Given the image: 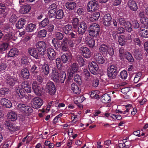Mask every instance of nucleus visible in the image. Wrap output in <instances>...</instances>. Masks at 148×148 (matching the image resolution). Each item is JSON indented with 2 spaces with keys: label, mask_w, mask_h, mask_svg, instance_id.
Instances as JSON below:
<instances>
[{
  "label": "nucleus",
  "mask_w": 148,
  "mask_h": 148,
  "mask_svg": "<svg viewBox=\"0 0 148 148\" xmlns=\"http://www.w3.org/2000/svg\"><path fill=\"white\" fill-rule=\"evenodd\" d=\"M57 70L56 69H52L51 74L52 79L55 82L64 83L66 78V74L65 72L61 71L60 73L59 76Z\"/></svg>",
  "instance_id": "obj_1"
},
{
  "label": "nucleus",
  "mask_w": 148,
  "mask_h": 148,
  "mask_svg": "<svg viewBox=\"0 0 148 148\" xmlns=\"http://www.w3.org/2000/svg\"><path fill=\"white\" fill-rule=\"evenodd\" d=\"M100 32L99 25L96 23H93L90 26L89 34L93 37H97L99 36Z\"/></svg>",
  "instance_id": "obj_2"
},
{
  "label": "nucleus",
  "mask_w": 148,
  "mask_h": 148,
  "mask_svg": "<svg viewBox=\"0 0 148 148\" xmlns=\"http://www.w3.org/2000/svg\"><path fill=\"white\" fill-rule=\"evenodd\" d=\"M38 50L39 54L41 56H43L46 53V49L47 48V44L46 43L42 41H38L36 43L34 46Z\"/></svg>",
  "instance_id": "obj_3"
},
{
  "label": "nucleus",
  "mask_w": 148,
  "mask_h": 148,
  "mask_svg": "<svg viewBox=\"0 0 148 148\" xmlns=\"http://www.w3.org/2000/svg\"><path fill=\"white\" fill-rule=\"evenodd\" d=\"M99 51L103 53L108 54L112 56L114 54L113 48L111 47H109L105 44H102L99 47Z\"/></svg>",
  "instance_id": "obj_4"
},
{
  "label": "nucleus",
  "mask_w": 148,
  "mask_h": 148,
  "mask_svg": "<svg viewBox=\"0 0 148 148\" xmlns=\"http://www.w3.org/2000/svg\"><path fill=\"white\" fill-rule=\"evenodd\" d=\"M31 102L32 107L35 109L40 108L43 103V100L39 97L32 99Z\"/></svg>",
  "instance_id": "obj_5"
},
{
  "label": "nucleus",
  "mask_w": 148,
  "mask_h": 148,
  "mask_svg": "<svg viewBox=\"0 0 148 148\" xmlns=\"http://www.w3.org/2000/svg\"><path fill=\"white\" fill-rule=\"evenodd\" d=\"M118 68L116 65L113 64L110 66L108 69V75L111 78H114L117 73Z\"/></svg>",
  "instance_id": "obj_6"
},
{
  "label": "nucleus",
  "mask_w": 148,
  "mask_h": 148,
  "mask_svg": "<svg viewBox=\"0 0 148 148\" xmlns=\"http://www.w3.org/2000/svg\"><path fill=\"white\" fill-rule=\"evenodd\" d=\"M99 4L97 1L95 0L90 1L88 3L87 10L91 12L96 10L99 7Z\"/></svg>",
  "instance_id": "obj_7"
},
{
  "label": "nucleus",
  "mask_w": 148,
  "mask_h": 148,
  "mask_svg": "<svg viewBox=\"0 0 148 148\" xmlns=\"http://www.w3.org/2000/svg\"><path fill=\"white\" fill-rule=\"evenodd\" d=\"M3 80H4L8 85L11 87L13 86L15 84L17 81L16 78L11 76L10 75H6L3 78Z\"/></svg>",
  "instance_id": "obj_8"
},
{
  "label": "nucleus",
  "mask_w": 148,
  "mask_h": 148,
  "mask_svg": "<svg viewBox=\"0 0 148 148\" xmlns=\"http://www.w3.org/2000/svg\"><path fill=\"white\" fill-rule=\"evenodd\" d=\"M46 89L48 93L51 95H54L56 92V86L54 83L51 81L48 82L47 84Z\"/></svg>",
  "instance_id": "obj_9"
},
{
  "label": "nucleus",
  "mask_w": 148,
  "mask_h": 148,
  "mask_svg": "<svg viewBox=\"0 0 148 148\" xmlns=\"http://www.w3.org/2000/svg\"><path fill=\"white\" fill-rule=\"evenodd\" d=\"M93 58L96 62L99 64H102L105 62V59L101 53L97 52L94 53Z\"/></svg>",
  "instance_id": "obj_10"
},
{
  "label": "nucleus",
  "mask_w": 148,
  "mask_h": 148,
  "mask_svg": "<svg viewBox=\"0 0 148 148\" xmlns=\"http://www.w3.org/2000/svg\"><path fill=\"white\" fill-rule=\"evenodd\" d=\"M32 88L34 93L38 95H40L43 90L42 88L38 86L37 82L35 81L33 82Z\"/></svg>",
  "instance_id": "obj_11"
},
{
  "label": "nucleus",
  "mask_w": 148,
  "mask_h": 148,
  "mask_svg": "<svg viewBox=\"0 0 148 148\" xmlns=\"http://www.w3.org/2000/svg\"><path fill=\"white\" fill-rule=\"evenodd\" d=\"M88 67L91 73L94 75H96V72L98 69V65L96 62L92 61L89 64Z\"/></svg>",
  "instance_id": "obj_12"
},
{
  "label": "nucleus",
  "mask_w": 148,
  "mask_h": 148,
  "mask_svg": "<svg viewBox=\"0 0 148 148\" xmlns=\"http://www.w3.org/2000/svg\"><path fill=\"white\" fill-rule=\"evenodd\" d=\"M57 5L54 3L51 4L48 8V15L50 18L54 16L57 8Z\"/></svg>",
  "instance_id": "obj_13"
},
{
  "label": "nucleus",
  "mask_w": 148,
  "mask_h": 148,
  "mask_svg": "<svg viewBox=\"0 0 148 148\" xmlns=\"http://www.w3.org/2000/svg\"><path fill=\"white\" fill-rule=\"evenodd\" d=\"M67 41L68 39L67 38H65L62 42H58L59 45L58 47H61L62 50L64 51H67L69 50Z\"/></svg>",
  "instance_id": "obj_14"
},
{
  "label": "nucleus",
  "mask_w": 148,
  "mask_h": 148,
  "mask_svg": "<svg viewBox=\"0 0 148 148\" xmlns=\"http://www.w3.org/2000/svg\"><path fill=\"white\" fill-rule=\"evenodd\" d=\"M77 32L79 34L83 35L86 32L87 29V25L84 22H81L78 26Z\"/></svg>",
  "instance_id": "obj_15"
},
{
  "label": "nucleus",
  "mask_w": 148,
  "mask_h": 148,
  "mask_svg": "<svg viewBox=\"0 0 148 148\" xmlns=\"http://www.w3.org/2000/svg\"><path fill=\"white\" fill-rule=\"evenodd\" d=\"M80 50L83 56L86 58H88L90 57L91 52L88 48L83 46L80 47Z\"/></svg>",
  "instance_id": "obj_16"
},
{
  "label": "nucleus",
  "mask_w": 148,
  "mask_h": 148,
  "mask_svg": "<svg viewBox=\"0 0 148 148\" xmlns=\"http://www.w3.org/2000/svg\"><path fill=\"white\" fill-rule=\"evenodd\" d=\"M14 30L12 29H10V31L5 34L3 37V40L7 41H8L11 40H14V35L13 33Z\"/></svg>",
  "instance_id": "obj_17"
},
{
  "label": "nucleus",
  "mask_w": 148,
  "mask_h": 148,
  "mask_svg": "<svg viewBox=\"0 0 148 148\" xmlns=\"http://www.w3.org/2000/svg\"><path fill=\"white\" fill-rule=\"evenodd\" d=\"M36 48L35 47V46L34 47L30 48L29 50V52L30 55L35 58L36 59H38L42 56L39 54L38 51L37 52Z\"/></svg>",
  "instance_id": "obj_18"
},
{
  "label": "nucleus",
  "mask_w": 148,
  "mask_h": 148,
  "mask_svg": "<svg viewBox=\"0 0 148 148\" xmlns=\"http://www.w3.org/2000/svg\"><path fill=\"white\" fill-rule=\"evenodd\" d=\"M140 35L143 38H148V28L141 26L139 31Z\"/></svg>",
  "instance_id": "obj_19"
},
{
  "label": "nucleus",
  "mask_w": 148,
  "mask_h": 148,
  "mask_svg": "<svg viewBox=\"0 0 148 148\" xmlns=\"http://www.w3.org/2000/svg\"><path fill=\"white\" fill-rule=\"evenodd\" d=\"M47 56L50 60H53L56 58V53L52 48H48L47 50Z\"/></svg>",
  "instance_id": "obj_20"
},
{
  "label": "nucleus",
  "mask_w": 148,
  "mask_h": 148,
  "mask_svg": "<svg viewBox=\"0 0 148 148\" xmlns=\"http://www.w3.org/2000/svg\"><path fill=\"white\" fill-rule=\"evenodd\" d=\"M15 93V95L16 96H18L21 98H22L25 96V92L24 90L19 87H16L14 91Z\"/></svg>",
  "instance_id": "obj_21"
},
{
  "label": "nucleus",
  "mask_w": 148,
  "mask_h": 148,
  "mask_svg": "<svg viewBox=\"0 0 148 148\" xmlns=\"http://www.w3.org/2000/svg\"><path fill=\"white\" fill-rule=\"evenodd\" d=\"M112 18L110 15L109 14H106L103 19V23L106 26H108L110 25Z\"/></svg>",
  "instance_id": "obj_22"
},
{
  "label": "nucleus",
  "mask_w": 148,
  "mask_h": 148,
  "mask_svg": "<svg viewBox=\"0 0 148 148\" xmlns=\"http://www.w3.org/2000/svg\"><path fill=\"white\" fill-rule=\"evenodd\" d=\"M128 6L132 10L136 11L138 9V7L136 2L132 0H130L128 3Z\"/></svg>",
  "instance_id": "obj_23"
},
{
  "label": "nucleus",
  "mask_w": 148,
  "mask_h": 148,
  "mask_svg": "<svg viewBox=\"0 0 148 148\" xmlns=\"http://www.w3.org/2000/svg\"><path fill=\"white\" fill-rule=\"evenodd\" d=\"M86 43L90 48H93L95 46V40L89 36L86 37L85 39Z\"/></svg>",
  "instance_id": "obj_24"
},
{
  "label": "nucleus",
  "mask_w": 148,
  "mask_h": 148,
  "mask_svg": "<svg viewBox=\"0 0 148 148\" xmlns=\"http://www.w3.org/2000/svg\"><path fill=\"white\" fill-rule=\"evenodd\" d=\"M8 118L12 121H16L17 118V116L15 112L10 111L7 114Z\"/></svg>",
  "instance_id": "obj_25"
},
{
  "label": "nucleus",
  "mask_w": 148,
  "mask_h": 148,
  "mask_svg": "<svg viewBox=\"0 0 148 148\" xmlns=\"http://www.w3.org/2000/svg\"><path fill=\"white\" fill-rule=\"evenodd\" d=\"M0 103L6 108H10L12 106L11 102L8 99L5 98H1L0 101Z\"/></svg>",
  "instance_id": "obj_26"
},
{
  "label": "nucleus",
  "mask_w": 148,
  "mask_h": 148,
  "mask_svg": "<svg viewBox=\"0 0 148 148\" xmlns=\"http://www.w3.org/2000/svg\"><path fill=\"white\" fill-rule=\"evenodd\" d=\"M31 9V6L28 5L22 6L20 10V12L22 14H25L29 12Z\"/></svg>",
  "instance_id": "obj_27"
},
{
  "label": "nucleus",
  "mask_w": 148,
  "mask_h": 148,
  "mask_svg": "<svg viewBox=\"0 0 148 148\" xmlns=\"http://www.w3.org/2000/svg\"><path fill=\"white\" fill-rule=\"evenodd\" d=\"M49 65L46 64H44L42 66L41 70L42 73L46 75H47L49 73Z\"/></svg>",
  "instance_id": "obj_28"
},
{
  "label": "nucleus",
  "mask_w": 148,
  "mask_h": 148,
  "mask_svg": "<svg viewBox=\"0 0 148 148\" xmlns=\"http://www.w3.org/2000/svg\"><path fill=\"white\" fill-rule=\"evenodd\" d=\"M71 58V55L68 53H64L61 56L62 60L64 63L70 61Z\"/></svg>",
  "instance_id": "obj_29"
},
{
  "label": "nucleus",
  "mask_w": 148,
  "mask_h": 148,
  "mask_svg": "<svg viewBox=\"0 0 148 148\" xmlns=\"http://www.w3.org/2000/svg\"><path fill=\"white\" fill-rule=\"evenodd\" d=\"M21 86L23 89L25 90L27 92L29 93L31 92V87L29 85V83L27 81H25L23 82L22 83Z\"/></svg>",
  "instance_id": "obj_30"
},
{
  "label": "nucleus",
  "mask_w": 148,
  "mask_h": 148,
  "mask_svg": "<svg viewBox=\"0 0 148 148\" xmlns=\"http://www.w3.org/2000/svg\"><path fill=\"white\" fill-rule=\"evenodd\" d=\"M111 97L110 95L105 94L101 97V101L104 103H107L111 100Z\"/></svg>",
  "instance_id": "obj_31"
},
{
  "label": "nucleus",
  "mask_w": 148,
  "mask_h": 148,
  "mask_svg": "<svg viewBox=\"0 0 148 148\" xmlns=\"http://www.w3.org/2000/svg\"><path fill=\"white\" fill-rule=\"evenodd\" d=\"M21 75L22 77L25 79H28L29 76V73L28 69L23 68L21 70Z\"/></svg>",
  "instance_id": "obj_32"
},
{
  "label": "nucleus",
  "mask_w": 148,
  "mask_h": 148,
  "mask_svg": "<svg viewBox=\"0 0 148 148\" xmlns=\"http://www.w3.org/2000/svg\"><path fill=\"white\" fill-rule=\"evenodd\" d=\"M71 88L72 90L74 93L77 94H80L81 89L77 85L74 83H73L71 84Z\"/></svg>",
  "instance_id": "obj_33"
},
{
  "label": "nucleus",
  "mask_w": 148,
  "mask_h": 148,
  "mask_svg": "<svg viewBox=\"0 0 148 148\" xmlns=\"http://www.w3.org/2000/svg\"><path fill=\"white\" fill-rule=\"evenodd\" d=\"M8 64H7L6 61L4 59L1 60V63L0 65V71H3L8 69Z\"/></svg>",
  "instance_id": "obj_34"
},
{
  "label": "nucleus",
  "mask_w": 148,
  "mask_h": 148,
  "mask_svg": "<svg viewBox=\"0 0 148 148\" xmlns=\"http://www.w3.org/2000/svg\"><path fill=\"white\" fill-rule=\"evenodd\" d=\"M27 105L23 103H19L16 107V109L19 112L22 114L24 112V110L26 109Z\"/></svg>",
  "instance_id": "obj_35"
},
{
  "label": "nucleus",
  "mask_w": 148,
  "mask_h": 148,
  "mask_svg": "<svg viewBox=\"0 0 148 148\" xmlns=\"http://www.w3.org/2000/svg\"><path fill=\"white\" fill-rule=\"evenodd\" d=\"M85 98L83 95L75 97L74 98V101L75 103L77 104L82 102L85 100Z\"/></svg>",
  "instance_id": "obj_36"
},
{
  "label": "nucleus",
  "mask_w": 148,
  "mask_h": 148,
  "mask_svg": "<svg viewBox=\"0 0 148 148\" xmlns=\"http://www.w3.org/2000/svg\"><path fill=\"white\" fill-rule=\"evenodd\" d=\"M36 29V25L31 23L27 25L26 27V29L27 32H32Z\"/></svg>",
  "instance_id": "obj_37"
},
{
  "label": "nucleus",
  "mask_w": 148,
  "mask_h": 148,
  "mask_svg": "<svg viewBox=\"0 0 148 148\" xmlns=\"http://www.w3.org/2000/svg\"><path fill=\"white\" fill-rule=\"evenodd\" d=\"M25 23V21L23 18H21L16 24V27L18 29L21 28L24 26Z\"/></svg>",
  "instance_id": "obj_38"
},
{
  "label": "nucleus",
  "mask_w": 148,
  "mask_h": 148,
  "mask_svg": "<svg viewBox=\"0 0 148 148\" xmlns=\"http://www.w3.org/2000/svg\"><path fill=\"white\" fill-rule=\"evenodd\" d=\"M18 51L16 48H13L9 51L8 56L10 57H13L18 54Z\"/></svg>",
  "instance_id": "obj_39"
},
{
  "label": "nucleus",
  "mask_w": 148,
  "mask_h": 148,
  "mask_svg": "<svg viewBox=\"0 0 148 148\" xmlns=\"http://www.w3.org/2000/svg\"><path fill=\"white\" fill-rule=\"evenodd\" d=\"M76 6V3L73 2H67L66 4V8L69 10H73Z\"/></svg>",
  "instance_id": "obj_40"
},
{
  "label": "nucleus",
  "mask_w": 148,
  "mask_h": 148,
  "mask_svg": "<svg viewBox=\"0 0 148 148\" xmlns=\"http://www.w3.org/2000/svg\"><path fill=\"white\" fill-rule=\"evenodd\" d=\"M100 15L99 12H95L90 17L89 20L92 22L97 20Z\"/></svg>",
  "instance_id": "obj_41"
},
{
  "label": "nucleus",
  "mask_w": 148,
  "mask_h": 148,
  "mask_svg": "<svg viewBox=\"0 0 148 148\" xmlns=\"http://www.w3.org/2000/svg\"><path fill=\"white\" fill-rule=\"evenodd\" d=\"M72 27L71 25H67L65 26L63 28V30L64 32L66 34H69L70 31L71 30Z\"/></svg>",
  "instance_id": "obj_42"
},
{
  "label": "nucleus",
  "mask_w": 148,
  "mask_h": 148,
  "mask_svg": "<svg viewBox=\"0 0 148 148\" xmlns=\"http://www.w3.org/2000/svg\"><path fill=\"white\" fill-rule=\"evenodd\" d=\"M79 67L77 64L76 63H73L72 64L69 69L70 71L73 72L75 73H77L78 71Z\"/></svg>",
  "instance_id": "obj_43"
},
{
  "label": "nucleus",
  "mask_w": 148,
  "mask_h": 148,
  "mask_svg": "<svg viewBox=\"0 0 148 148\" xmlns=\"http://www.w3.org/2000/svg\"><path fill=\"white\" fill-rule=\"evenodd\" d=\"M64 15V13L62 10H59L56 13V18L58 19H60L63 18Z\"/></svg>",
  "instance_id": "obj_44"
},
{
  "label": "nucleus",
  "mask_w": 148,
  "mask_h": 148,
  "mask_svg": "<svg viewBox=\"0 0 148 148\" xmlns=\"http://www.w3.org/2000/svg\"><path fill=\"white\" fill-rule=\"evenodd\" d=\"M7 128L10 130L11 131H15L19 130V127L16 126L14 125L9 124L7 126Z\"/></svg>",
  "instance_id": "obj_45"
},
{
  "label": "nucleus",
  "mask_w": 148,
  "mask_h": 148,
  "mask_svg": "<svg viewBox=\"0 0 148 148\" xmlns=\"http://www.w3.org/2000/svg\"><path fill=\"white\" fill-rule=\"evenodd\" d=\"M37 68V67L36 65L34 64H32V65L31 66L30 69L31 73L35 75L37 74L38 72V69Z\"/></svg>",
  "instance_id": "obj_46"
},
{
  "label": "nucleus",
  "mask_w": 148,
  "mask_h": 148,
  "mask_svg": "<svg viewBox=\"0 0 148 148\" xmlns=\"http://www.w3.org/2000/svg\"><path fill=\"white\" fill-rule=\"evenodd\" d=\"M72 21L73 28H77L79 25V20L77 18H73Z\"/></svg>",
  "instance_id": "obj_47"
},
{
  "label": "nucleus",
  "mask_w": 148,
  "mask_h": 148,
  "mask_svg": "<svg viewBox=\"0 0 148 148\" xmlns=\"http://www.w3.org/2000/svg\"><path fill=\"white\" fill-rule=\"evenodd\" d=\"M32 108L29 106L27 105L26 109L23 114L26 116H29V114L33 112Z\"/></svg>",
  "instance_id": "obj_48"
},
{
  "label": "nucleus",
  "mask_w": 148,
  "mask_h": 148,
  "mask_svg": "<svg viewBox=\"0 0 148 148\" xmlns=\"http://www.w3.org/2000/svg\"><path fill=\"white\" fill-rule=\"evenodd\" d=\"M134 55L137 60H140L142 58V56L140 51L138 49H136L134 52Z\"/></svg>",
  "instance_id": "obj_49"
},
{
  "label": "nucleus",
  "mask_w": 148,
  "mask_h": 148,
  "mask_svg": "<svg viewBox=\"0 0 148 148\" xmlns=\"http://www.w3.org/2000/svg\"><path fill=\"white\" fill-rule=\"evenodd\" d=\"M14 13L10 14V18L9 21L12 23H15L17 20V17L15 15L16 11L14 10Z\"/></svg>",
  "instance_id": "obj_50"
},
{
  "label": "nucleus",
  "mask_w": 148,
  "mask_h": 148,
  "mask_svg": "<svg viewBox=\"0 0 148 148\" xmlns=\"http://www.w3.org/2000/svg\"><path fill=\"white\" fill-rule=\"evenodd\" d=\"M124 29L122 27H119L118 28V30L116 32L114 31L113 32V35L114 36L118 34H121L125 32Z\"/></svg>",
  "instance_id": "obj_51"
},
{
  "label": "nucleus",
  "mask_w": 148,
  "mask_h": 148,
  "mask_svg": "<svg viewBox=\"0 0 148 148\" xmlns=\"http://www.w3.org/2000/svg\"><path fill=\"white\" fill-rule=\"evenodd\" d=\"M47 32L45 29L40 30L38 32V36L39 38H43L46 36Z\"/></svg>",
  "instance_id": "obj_52"
},
{
  "label": "nucleus",
  "mask_w": 148,
  "mask_h": 148,
  "mask_svg": "<svg viewBox=\"0 0 148 148\" xmlns=\"http://www.w3.org/2000/svg\"><path fill=\"white\" fill-rule=\"evenodd\" d=\"M125 55H126V58L129 62H133L134 61V60L131 54L128 52H125Z\"/></svg>",
  "instance_id": "obj_53"
},
{
  "label": "nucleus",
  "mask_w": 148,
  "mask_h": 148,
  "mask_svg": "<svg viewBox=\"0 0 148 148\" xmlns=\"http://www.w3.org/2000/svg\"><path fill=\"white\" fill-rule=\"evenodd\" d=\"M77 60L79 65L80 66H83L84 64V61L82 57L81 56H77Z\"/></svg>",
  "instance_id": "obj_54"
},
{
  "label": "nucleus",
  "mask_w": 148,
  "mask_h": 148,
  "mask_svg": "<svg viewBox=\"0 0 148 148\" xmlns=\"http://www.w3.org/2000/svg\"><path fill=\"white\" fill-rule=\"evenodd\" d=\"M49 21L48 18H45L42 21L40 22L39 25L40 27H45L49 24Z\"/></svg>",
  "instance_id": "obj_55"
},
{
  "label": "nucleus",
  "mask_w": 148,
  "mask_h": 148,
  "mask_svg": "<svg viewBox=\"0 0 148 148\" xmlns=\"http://www.w3.org/2000/svg\"><path fill=\"white\" fill-rule=\"evenodd\" d=\"M56 64L57 68L59 69H60L62 67V62L60 58H57L56 59Z\"/></svg>",
  "instance_id": "obj_56"
},
{
  "label": "nucleus",
  "mask_w": 148,
  "mask_h": 148,
  "mask_svg": "<svg viewBox=\"0 0 148 148\" xmlns=\"http://www.w3.org/2000/svg\"><path fill=\"white\" fill-rule=\"evenodd\" d=\"M118 20L120 24L123 26L126 25L127 22L128 21L125 20L124 18L121 17L118 18Z\"/></svg>",
  "instance_id": "obj_57"
},
{
  "label": "nucleus",
  "mask_w": 148,
  "mask_h": 148,
  "mask_svg": "<svg viewBox=\"0 0 148 148\" xmlns=\"http://www.w3.org/2000/svg\"><path fill=\"white\" fill-rule=\"evenodd\" d=\"M124 26H125V29L128 32H131L132 31V29L131 27V24L129 21L127 22L126 25Z\"/></svg>",
  "instance_id": "obj_58"
},
{
  "label": "nucleus",
  "mask_w": 148,
  "mask_h": 148,
  "mask_svg": "<svg viewBox=\"0 0 148 148\" xmlns=\"http://www.w3.org/2000/svg\"><path fill=\"white\" fill-rule=\"evenodd\" d=\"M127 72L124 70L121 72L120 76L122 79H125L127 78Z\"/></svg>",
  "instance_id": "obj_59"
},
{
  "label": "nucleus",
  "mask_w": 148,
  "mask_h": 148,
  "mask_svg": "<svg viewBox=\"0 0 148 148\" xmlns=\"http://www.w3.org/2000/svg\"><path fill=\"white\" fill-rule=\"evenodd\" d=\"M8 45L7 43H3L0 46V52L5 51L8 47Z\"/></svg>",
  "instance_id": "obj_60"
},
{
  "label": "nucleus",
  "mask_w": 148,
  "mask_h": 148,
  "mask_svg": "<svg viewBox=\"0 0 148 148\" xmlns=\"http://www.w3.org/2000/svg\"><path fill=\"white\" fill-rule=\"evenodd\" d=\"M44 144L45 145L47 146L48 148H53L55 145L53 143H51L50 141L46 140L45 141Z\"/></svg>",
  "instance_id": "obj_61"
},
{
  "label": "nucleus",
  "mask_w": 148,
  "mask_h": 148,
  "mask_svg": "<svg viewBox=\"0 0 148 148\" xmlns=\"http://www.w3.org/2000/svg\"><path fill=\"white\" fill-rule=\"evenodd\" d=\"M141 75V74L140 73H139L135 75L134 79V82L136 83L140 80Z\"/></svg>",
  "instance_id": "obj_62"
},
{
  "label": "nucleus",
  "mask_w": 148,
  "mask_h": 148,
  "mask_svg": "<svg viewBox=\"0 0 148 148\" xmlns=\"http://www.w3.org/2000/svg\"><path fill=\"white\" fill-rule=\"evenodd\" d=\"M125 107L126 110L124 111V114L130 112L133 109V107L131 104L127 105L125 106Z\"/></svg>",
  "instance_id": "obj_63"
},
{
  "label": "nucleus",
  "mask_w": 148,
  "mask_h": 148,
  "mask_svg": "<svg viewBox=\"0 0 148 148\" xmlns=\"http://www.w3.org/2000/svg\"><path fill=\"white\" fill-rule=\"evenodd\" d=\"M9 91V89L7 88H3L0 90V94L1 96L5 95V94L8 93Z\"/></svg>",
  "instance_id": "obj_64"
}]
</instances>
